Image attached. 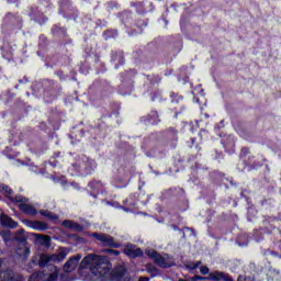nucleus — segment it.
Here are the masks:
<instances>
[{"label": "nucleus", "mask_w": 281, "mask_h": 281, "mask_svg": "<svg viewBox=\"0 0 281 281\" xmlns=\"http://www.w3.org/2000/svg\"><path fill=\"white\" fill-rule=\"evenodd\" d=\"M10 201H13L14 203H20V210L29 215H35L36 210L29 205L27 198H24L22 195H15V198L9 196Z\"/></svg>", "instance_id": "3"}, {"label": "nucleus", "mask_w": 281, "mask_h": 281, "mask_svg": "<svg viewBox=\"0 0 281 281\" xmlns=\"http://www.w3.org/2000/svg\"><path fill=\"white\" fill-rule=\"evenodd\" d=\"M37 238H41L43 240V244L48 246L49 240H52L48 236L45 235H37Z\"/></svg>", "instance_id": "16"}, {"label": "nucleus", "mask_w": 281, "mask_h": 281, "mask_svg": "<svg viewBox=\"0 0 281 281\" xmlns=\"http://www.w3.org/2000/svg\"><path fill=\"white\" fill-rule=\"evenodd\" d=\"M29 281H38V277L36 274L31 276Z\"/></svg>", "instance_id": "20"}, {"label": "nucleus", "mask_w": 281, "mask_h": 281, "mask_svg": "<svg viewBox=\"0 0 281 281\" xmlns=\"http://www.w3.org/2000/svg\"><path fill=\"white\" fill-rule=\"evenodd\" d=\"M193 280H213V281H221V280H224V281H229V277L224 274L223 272H213L210 274V277H199V276H195L193 277Z\"/></svg>", "instance_id": "7"}, {"label": "nucleus", "mask_w": 281, "mask_h": 281, "mask_svg": "<svg viewBox=\"0 0 281 281\" xmlns=\"http://www.w3.org/2000/svg\"><path fill=\"white\" fill-rule=\"evenodd\" d=\"M13 276L10 271H2L0 273V281H12Z\"/></svg>", "instance_id": "11"}, {"label": "nucleus", "mask_w": 281, "mask_h": 281, "mask_svg": "<svg viewBox=\"0 0 281 281\" xmlns=\"http://www.w3.org/2000/svg\"><path fill=\"white\" fill-rule=\"evenodd\" d=\"M138 281H149L148 278H139Z\"/></svg>", "instance_id": "24"}, {"label": "nucleus", "mask_w": 281, "mask_h": 281, "mask_svg": "<svg viewBox=\"0 0 281 281\" xmlns=\"http://www.w3.org/2000/svg\"><path fill=\"white\" fill-rule=\"evenodd\" d=\"M81 269H90L92 276L97 279L103 278L110 273L111 266L106 259L100 255L89 254L79 265Z\"/></svg>", "instance_id": "1"}, {"label": "nucleus", "mask_w": 281, "mask_h": 281, "mask_svg": "<svg viewBox=\"0 0 281 281\" xmlns=\"http://www.w3.org/2000/svg\"><path fill=\"white\" fill-rule=\"evenodd\" d=\"M2 266H3V260L0 259V273L3 272V271L1 270Z\"/></svg>", "instance_id": "22"}, {"label": "nucleus", "mask_w": 281, "mask_h": 281, "mask_svg": "<svg viewBox=\"0 0 281 281\" xmlns=\"http://www.w3.org/2000/svg\"><path fill=\"white\" fill-rule=\"evenodd\" d=\"M81 258L82 256L80 254L72 256L70 259H68L67 262H65L64 271L67 273H71L72 271H75L78 268Z\"/></svg>", "instance_id": "5"}, {"label": "nucleus", "mask_w": 281, "mask_h": 281, "mask_svg": "<svg viewBox=\"0 0 281 281\" xmlns=\"http://www.w3.org/2000/svg\"><path fill=\"white\" fill-rule=\"evenodd\" d=\"M31 227H33V229H36V231H45V229H47V225L44 224V223H41V222H34L33 226H31Z\"/></svg>", "instance_id": "12"}, {"label": "nucleus", "mask_w": 281, "mask_h": 281, "mask_svg": "<svg viewBox=\"0 0 281 281\" xmlns=\"http://www.w3.org/2000/svg\"><path fill=\"white\" fill-rule=\"evenodd\" d=\"M124 254L130 258H137L143 255V251L140 248H137L135 245L128 244L124 248Z\"/></svg>", "instance_id": "8"}, {"label": "nucleus", "mask_w": 281, "mask_h": 281, "mask_svg": "<svg viewBox=\"0 0 281 281\" xmlns=\"http://www.w3.org/2000/svg\"><path fill=\"white\" fill-rule=\"evenodd\" d=\"M53 262L52 255L43 254L40 258V266L46 267L47 263Z\"/></svg>", "instance_id": "10"}, {"label": "nucleus", "mask_w": 281, "mask_h": 281, "mask_svg": "<svg viewBox=\"0 0 281 281\" xmlns=\"http://www.w3.org/2000/svg\"><path fill=\"white\" fill-rule=\"evenodd\" d=\"M146 255L153 258L154 262H156L160 268H170L173 266V261L169 259L168 255H160L154 250H146Z\"/></svg>", "instance_id": "2"}, {"label": "nucleus", "mask_w": 281, "mask_h": 281, "mask_svg": "<svg viewBox=\"0 0 281 281\" xmlns=\"http://www.w3.org/2000/svg\"><path fill=\"white\" fill-rule=\"evenodd\" d=\"M102 252L109 254L111 257H117L121 255L119 250H114V249H104L102 250Z\"/></svg>", "instance_id": "14"}, {"label": "nucleus", "mask_w": 281, "mask_h": 281, "mask_svg": "<svg viewBox=\"0 0 281 281\" xmlns=\"http://www.w3.org/2000/svg\"><path fill=\"white\" fill-rule=\"evenodd\" d=\"M59 277V271L57 269L54 270L48 277V281H57Z\"/></svg>", "instance_id": "15"}, {"label": "nucleus", "mask_w": 281, "mask_h": 281, "mask_svg": "<svg viewBox=\"0 0 281 281\" xmlns=\"http://www.w3.org/2000/svg\"><path fill=\"white\" fill-rule=\"evenodd\" d=\"M238 281H252L251 278H246V277H239Z\"/></svg>", "instance_id": "19"}, {"label": "nucleus", "mask_w": 281, "mask_h": 281, "mask_svg": "<svg viewBox=\"0 0 281 281\" xmlns=\"http://www.w3.org/2000/svg\"><path fill=\"white\" fill-rule=\"evenodd\" d=\"M19 256H21L22 254L20 251L16 252Z\"/></svg>", "instance_id": "26"}, {"label": "nucleus", "mask_w": 281, "mask_h": 281, "mask_svg": "<svg viewBox=\"0 0 281 281\" xmlns=\"http://www.w3.org/2000/svg\"><path fill=\"white\" fill-rule=\"evenodd\" d=\"M200 272L203 274V276H207L209 274V268L207 267H202V269H200Z\"/></svg>", "instance_id": "18"}, {"label": "nucleus", "mask_w": 281, "mask_h": 281, "mask_svg": "<svg viewBox=\"0 0 281 281\" xmlns=\"http://www.w3.org/2000/svg\"><path fill=\"white\" fill-rule=\"evenodd\" d=\"M7 193H8V195H11L12 194V190L11 189H7Z\"/></svg>", "instance_id": "23"}, {"label": "nucleus", "mask_w": 281, "mask_h": 281, "mask_svg": "<svg viewBox=\"0 0 281 281\" xmlns=\"http://www.w3.org/2000/svg\"><path fill=\"white\" fill-rule=\"evenodd\" d=\"M23 252L26 254V255H29V248L23 247Z\"/></svg>", "instance_id": "21"}, {"label": "nucleus", "mask_w": 281, "mask_h": 281, "mask_svg": "<svg viewBox=\"0 0 281 281\" xmlns=\"http://www.w3.org/2000/svg\"><path fill=\"white\" fill-rule=\"evenodd\" d=\"M199 263H200V262H198V265H196V266H193V267H192V269H196V268H198V266H199Z\"/></svg>", "instance_id": "25"}, {"label": "nucleus", "mask_w": 281, "mask_h": 281, "mask_svg": "<svg viewBox=\"0 0 281 281\" xmlns=\"http://www.w3.org/2000/svg\"><path fill=\"white\" fill-rule=\"evenodd\" d=\"M92 237H94L97 240L102 241V245L104 247H114L119 248L120 244H116L113 239V237H110L106 234H92Z\"/></svg>", "instance_id": "4"}, {"label": "nucleus", "mask_w": 281, "mask_h": 281, "mask_svg": "<svg viewBox=\"0 0 281 281\" xmlns=\"http://www.w3.org/2000/svg\"><path fill=\"white\" fill-rule=\"evenodd\" d=\"M41 214L44 216V217H47V218H50V220H58V215H56V214H53L52 212H49V211H44V210H42L41 211Z\"/></svg>", "instance_id": "13"}, {"label": "nucleus", "mask_w": 281, "mask_h": 281, "mask_svg": "<svg viewBox=\"0 0 281 281\" xmlns=\"http://www.w3.org/2000/svg\"><path fill=\"white\" fill-rule=\"evenodd\" d=\"M63 225H64L65 227H69V228H71V227H72V225H74V222H72V221L67 220V221H64V222H63Z\"/></svg>", "instance_id": "17"}, {"label": "nucleus", "mask_w": 281, "mask_h": 281, "mask_svg": "<svg viewBox=\"0 0 281 281\" xmlns=\"http://www.w3.org/2000/svg\"><path fill=\"white\" fill-rule=\"evenodd\" d=\"M1 224L11 229L18 228V222H14L10 216L1 214Z\"/></svg>", "instance_id": "9"}, {"label": "nucleus", "mask_w": 281, "mask_h": 281, "mask_svg": "<svg viewBox=\"0 0 281 281\" xmlns=\"http://www.w3.org/2000/svg\"><path fill=\"white\" fill-rule=\"evenodd\" d=\"M179 281H184V280H179Z\"/></svg>", "instance_id": "27"}, {"label": "nucleus", "mask_w": 281, "mask_h": 281, "mask_svg": "<svg viewBox=\"0 0 281 281\" xmlns=\"http://www.w3.org/2000/svg\"><path fill=\"white\" fill-rule=\"evenodd\" d=\"M68 254H69L68 248H58L56 250V252L50 254L52 262H54V263L61 262L63 260H65L67 258Z\"/></svg>", "instance_id": "6"}]
</instances>
